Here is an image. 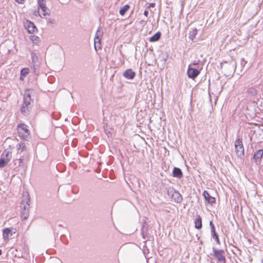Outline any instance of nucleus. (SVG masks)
Returning <instances> with one entry per match:
<instances>
[{
	"mask_svg": "<svg viewBox=\"0 0 263 263\" xmlns=\"http://www.w3.org/2000/svg\"><path fill=\"white\" fill-rule=\"evenodd\" d=\"M210 226L211 227V235H213L215 234H217L215 230V226L214 225L212 221L210 222Z\"/></svg>",
	"mask_w": 263,
	"mask_h": 263,
	"instance_id": "29",
	"label": "nucleus"
},
{
	"mask_svg": "<svg viewBox=\"0 0 263 263\" xmlns=\"http://www.w3.org/2000/svg\"><path fill=\"white\" fill-rule=\"evenodd\" d=\"M235 151L237 156L241 158L244 155L245 148L242 139L238 137L235 141Z\"/></svg>",
	"mask_w": 263,
	"mask_h": 263,
	"instance_id": "5",
	"label": "nucleus"
},
{
	"mask_svg": "<svg viewBox=\"0 0 263 263\" xmlns=\"http://www.w3.org/2000/svg\"><path fill=\"white\" fill-rule=\"evenodd\" d=\"M24 26L29 33L32 34L37 31V28L35 24L31 21L27 20L24 23Z\"/></svg>",
	"mask_w": 263,
	"mask_h": 263,
	"instance_id": "9",
	"label": "nucleus"
},
{
	"mask_svg": "<svg viewBox=\"0 0 263 263\" xmlns=\"http://www.w3.org/2000/svg\"><path fill=\"white\" fill-rule=\"evenodd\" d=\"M48 23L50 24H54L55 23V20L53 18H49L48 20Z\"/></svg>",
	"mask_w": 263,
	"mask_h": 263,
	"instance_id": "34",
	"label": "nucleus"
},
{
	"mask_svg": "<svg viewBox=\"0 0 263 263\" xmlns=\"http://www.w3.org/2000/svg\"><path fill=\"white\" fill-rule=\"evenodd\" d=\"M143 253H144V254H145L146 253H147V252H145V251H143Z\"/></svg>",
	"mask_w": 263,
	"mask_h": 263,
	"instance_id": "42",
	"label": "nucleus"
},
{
	"mask_svg": "<svg viewBox=\"0 0 263 263\" xmlns=\"http://www.w3.org/2000/svg\"><path fill=\"white\" fill-rule=\"evenodd\" d=\"M173 176L174 177L181 178L183 176V173L181 170L177 167H175L173 170Z\"/></svg>",
	"mask_w": 263,
	"mask_h": 263,
	"instance_id": "17",
	"label": "nucleus"
},
{
	"mask_svg": "<svg viewBox=\"0 0 263 263\" xmlns=\"http://www.w3.org/2000/svg\"><path fill=\"white\" fill-rule=\"evenodd\" d=\"M37 4H38V9H41L43 13V15L44 16H46L47 15H49V14L47 12V8L46 7V4L45 3L44 0H38L37 1Z\"/></svg>",
	"mask_w": 263,
	"mask_h": 263,
	"instance_id": "12",
	"label": "nucleus"
},
{
	"mask_svg": "<svg viewBox=\"0 0 263 263\" xmlns=\"http://www.w3.org/2000/svg\"><path fill=\"white\" fill-rule=\"evenodd\" d=\"M34 14L35 15V16H40L41 17H43V16L40 14L39 12V11H35L34 13Z\"/></svg>",
	"mask_w": 263,
	"mask_h": 263,
	"instance_id": "37",
	"label": "nucleus"
},
{
	"mask_svg": "<svg viewBox=\"0 0 263 263\" xmlns=\"http://www.w3.org/2000/svg\"><path fill=\"white\" fill-rule=\"evenodd\" d=\"M167 194L175 202L180 203L182 201L181 195L173 187L167 188Z\"/></svg>",
	"mask_w": 263,
	"mask_h": 263,
	"instance_id": "4",
	"label": "nucleus"
},
{
	"mask_svg": "<svg viewBox=\"0 0 263 263\" xmlns=\"http://www.w3.org/2000/svg\"><path fill=\"white\" fill-rule=\"evenodd\" d=\"M65 237V235H62L60 237V239L63 242V243H67V241H64V238Z\"/></svg>",
	"mask_w": 263,
	"mask_h": 263,
	"instance_id": "35",
	"label": "nucleus"
},
{
	"mask_svg": "<svg viewBox=\"0 0 263 263\" xmlns=\"http://www.w3.org/2000/svg\"><path fill=\"white\" fill-rule=\"evenodd\" d=\"M247 63V62L245 60L244 58L241 59L240 65H241V67H244Z\"/></svg>",
	"mask_w": 263,
	"mask_h": 263,
	"instance_id": "33",
	"label": "nucleus"
},
{
	"mask_svg": "<svg viewBox=\"0 0 263 263\" xmlns=\"http://www.w3.org/2000/svg\"><path fill=\"white\" fill-rule=\"evenodd\" d=\"M2 254V251L0 249V255H1Z\"/></svg>",
	"mask_w": 263,
	"mask_h": 263,
	"instance_id": "41",
	"label": "nucleus"
},
{
	"mask_svg": "<svg viewBox=\"0 0 263 263\" xmlns=\"http://www.w3.org/2000/svg\"><path fill=\"white\" fill-rule=\"evenodd\" d=\"M129 8V6L128 5H125L123 7H122L119 11V13L121 15L123 16L126 12L128 11Z\"/></svg>",
	"mask_w": 263,
	"mask_h": 263,
	"instance_id": "23",
	"label": "nucleus"
},
{
	"mask_svg": "<svg viewBox=\"0 0 263 263\" xmlns=\"http://www.w3.org/2000/svg\"><path fill=\"white\" fill-rule=\"evenodd\" d=\"M143 14L145 16H147L148 15V11L146 10H145L144 11V13H143Z\"/></svg>",
	"mask_w": 263,
	"mask_h": 263,
	"instance_id": "38",
	"label": "nucleus"
},
{
	"mask_svg": "<svg viewBox=\"0 0 263 263\" xmlns=\"http://www.w3.org/2000/svg\"><path fill=\"white\" fill-rule=\"evenodd\" d=\"M29 39L32 41L33 43L35 44L36 42L39 40V37L37 36L34 35H31L29 36Z\"/></svg>",
	"mask_w": 263,
	"mask_h": 263,
	"instance_id": "28",
	"label": "nucleus"
},
{
	"mask_svg": "<svg viewBox=\"0 0 263 263\" xmlns=\"http://www.w3.org/2000/svg\"><path fill=\"white\" fill-rule=\"evenodd\" d=\"M202 69V66L192 67V66H189L187 70V77L190 79L194 80L200 74Z\"/></svg>",
	"mask_w": 263,
	"mask_h": 263,
	"instance_id": "6",
	"label": "nucleus"
},
{
	"mask_svg": "<svg viewBox=\"0 0 263 263\" xmlns=\"http://www.w3.org/2000/svg\"><path fill=\"white\" fill-rule=\"evenodd\" d=\"M22 77H23V76H22L20 77V79H21V80H23V78H22Z\"/></svg>",
	"mask_w": 263,
	"mask_h": 263,
	"instance_id": "44",
	"label": "nucleus"
},
{
	"mask_svg": "<svg viewBox=\"0 0 263 263\" xmlns=\"http://www.w3.org/2000/svg\"><path fill=\"white\" fill-rule=\"evenodd\" d=\"M1 157L4 158L7 160L10 161L11 159V153L9 151H5L1 155Z\"/></svg>",
	"mask_w": 263,
	"mask_h": 263,
	"instance_id": "22",
	"label": "nucleus"
},
{
	"mask_svg": "<svg viewBox=\"0 0 263 263\" xmlns=\"http://www.w3.org/2000/svg\"><path fill=\"white\" fill-rule=\"evenodd\" d=\"M221 67L226 72L225 74L230 76L234 73L236 68V63L233 60L229 62H224L221 64Z\"/></svg>",
	"mask_w": 263,
	"mask_h": 263,
	"instance_id": "2",
	"label": "nucleus"
},
{
	"mask_svg": "<svg viewBox=\"0 0 263 263\" xmlns=\"http://www.w3.org/2000/svg\"><path fill=\"white\" fill-rule=\"evenodd\" d=\"M262 263H263V259H262Z\"/></svg>",
	"mask_w": 263,
	"mask_h": 263,
	"instance_id": "45",
	"label": "nucleus"
},
{
	"mask_svg": "<svg viewBox=\"0 0 263 263\" xmlns=\"http://www.w3.org/2000/svg\"><path fill=\"white\" fill-rule=\"evenodd\" d=\"M212 236L213 238L215 239V240L216 241V243L218 245L220 244V242L219 240V236H218V234H215L214 235H212Z\"/></svg>",
	"mask_w": 263,
	"mask_h": 263,
	"instance_id": "32",
	"label": "nucleus"
},
{
	"mask_svg": "<svg viewBox=\"0 0 263 263\" xmlns=\"http://www.w3.org/2000/svg\"><path fill=\"white\" fill-rule=\"evenodd\" d=\"M19 160V162H20V163L22 162L23 161V159L22 158H20L18 159Z\"/></svg>",
	"mask_w": 263,
	"mask_h": 263,
	"instance_id": "40",
	"label": "nucleus"
},
{
	"mask_svg": "<svg viewBox=\"0 0 263 263\" xmlns=\"http://www.w3.org/2000/svg\"><path fill=\"white\" fill-rule=\"evenodd\" d=\"M197 33V29L196 28H194L192 30H191L189 33V38L193 41L196 37V35Z\"/></svg>",
	"mask_w": 263,
	"mask_h": 263,
	"instance_id": "21",
	"label": "nucleus"
},
{
	"mask_svg": "<svg viewBox=\"0 0 263 263\" xmlns=\"http://www.w3.org/2000/svg\"><path fill=\"white\" fill-rule=\"evenodd\" d=\"M202 195L205 201H206L208 203L212 204L215 202V198L211 196L208 191H204Z\"/></svg>",
	"mask_w": 263,
	"mask_h": 263,
	"instance_id": "13",
	"label": "nucleus"
},
{
	"mask_svg": "<svg viewBox=\"0 0 263 263\" xmlns=\"http://www.w3.org/2000/svg\"><path fill=\"white\" fill-rule=\"evenodd\" d=\"M148 228V226L145 220L142 221V226L141 228V235L143 239H145L147 235V230Z\"/></svg>",
	"mask_w": 263,
	"mask_h": 263,
	"instance_id": "15",
	"label": "nucleus"
},
{
	"mask_svg": "<svg viewBox=\"0 0 263 263\" xmlns=\"http://www.w3.org/2000/svg\"><path fill=\"white\" fill-rule=\"evenodd\" d=\"M11 230L10 228H5L3 230V236L5 240H8L9 239V235L11 233Z\"/></svg>",
	"mask_w": 263,
	"mask_h": 263,
	"instance_id": "20",
	"label": "nucleus"
},
{
	"mask_svg": "<svg viewBox=\"0 0 263 263\" xmlns=\"http://www.w3.org/2000/svg\"><path fill=\"white\" fill-rule=\"evenodd\" d=\"M213 255L216 258L218 262L219 263H226V259L224 255V252L223 250L216 249L213 248Z\"/></svg>",
	"mask_w": 263,
	"mask_h": 263,
	"instance_id": "8",
	"label": "nucleus"
},
{
	"mask_svg": "<svg viewBox=\"0 0 263 263\" xmlns=\"http://www.w3.org/2000/svg\"><path fill=\"white\" fill-rule=\"evenodd\" d=\"M195 228L197 229H201L202 227V219L199 215H197L194 220Z\"/></svg>",
	"mask_w": 263,
	"mask_h": 263,
	"instance_id": "16",
	"label": "nucleus"
},
{
	"mask_svg": "<svg viewBox=\"0 0 263 263\" xmlns=\"http://www.w3.org/2000/svg\"><path fill=\"white\" fill-rule=\"evenodd\" d=\"M263 156V149H260L256 151L253 155V160L256 164H259L261 162V159Z\"/></svg>",
	"mask_w": 263,
	"mask_h": 263,
	"instance_id": "11",
	"label": "nucleus"
},
{
	"mask_svg": "<svg viewBox=\"0 0 263 263\" xmlns=\"http://www.w3.org/2000/svg\"><path fill=\"white\" fill-rule=\"evenodd\" d=\"M200 61H194L189 66H192V67H197L198 66H202V65L200 64Z\"/></svg>",
	"mask_w": 263,
	"mask_h": 263,
	"instance_id": "27",
	"label": "nucleus"
},
{
	"mask_svg": "<svg viewBox=\"0 0 263 263\" xmlns=\"http://www.w3.org/2000/svg\"><path fill=\"white\" fill-rule=\"evenodd\" d=\"M10 161L7 160L4 158L1 157L0 158V168L5 167Z\"/></svg>",
	"mask_w": 263,
	"mask_h": 263,
	"instance_id": "25",
	"label": "nucleus"
},
{
	"mask_svg": "<svg viewBox=\"0 0 263 263\" xmlns=\"http://www.w3.org/2000/svg\"><path fill=\"white\" fill-rule=\"evenodd\" d=\"M32 91V90L27 89L25 92L23 103L20 109L21 113L24 116L29 115L31 109V102L32 99L31 98V95Z\"/></svg>",
	"mask_w": 263,
	"mask_h": 263,
	"instance_id": "1",
	"label": "nucleus"
},
{
	"mask_svg": "<svg viewBox=\"0 0 263 263\" xmlns=\"http://www.w3.org/2000/svg\"><path fill=\"white\" fill-rule=\"evenodd\" d=\"M31 59L34 69V72L37 73L38 72V68L40 66V63L39 61L38 57H37L36 54L33 52L31 53Z\"/></svg>",
	"mask_w": 263,
	"mask_h": 263,
	"instance_id": "10",
	"label": "nucleus"
},
{
	"mask_svg": "<svg viewBox=\"0 0 263 263\" xmlns=\"http://www.w3.org/2000/svg\"><path fill=\"white\" fill-rule=\"evenodd\" d=\"M26 148V145L24 143L21 142L18 144V152H23Z\"/></svg>",
	"mask_w": 263,
	"mask_h": 263,
	"instance_id": "30",
	"label": "nucleus"
},
{
	"mask_svg": "<svg viewBox=\"0 0 263 263\" xmlns=\"http://www.w3.org/2000/svg\"><path fill=\"white\" fill-rule=\"evenodd\" d=\"M143 253H144V254H145L146 253H147V252H145V251H143Z\"/></svg>",
	"mask_w": 263,
	"mask_h": 263,
	"instance_id": "43",
	"label": "nucleus"
},
{
	"mask_svg": "<svg viewBox=\"0 0 263 263\" xmlns=\"http://www.w3.org/2000/svg\"><path fill=\"white\" fill-rule=\"evenodd\" d=\"M26 200V203H24L23 209L21 211V217L23 220L27 219L29 215L30 204L29 202L30 201V196L28 193H27Z\"/></svg>",
	"mask_w": 263,
	"mask_h": 263,
	"instance_id": "7",
	"label": "nucleus"
},
{
	"mask_svg": "<svg viewBox=\"0 0 263 263\" xmlns=\"http://www.w3.org/2000/svg\"><path fill=\"white\" fill-rule=\"evenodd\" d=\"M123 76L127 79L133 80L135 77L136 73L132 69H128L123 72Z\"/></svg>",
	"mask_w": 263,
	"mask_h": 263,
	"instance_id": "14",
	"label": "nucleus"
},
{
	"mask_svg": "<svg viewBox=\"0 0 263 263\" xmlns=\"http://www.w3.org/2000/svg\"><path fill=\"white\" fill-rule=\"evenodd\" d=\"M29 69L28 68H24L21 70V74L22 76L26 77L28 73Z\"/></svg>",
	"mask_w": 263,
	"mask_h": 263,
	"instance_id": "31",
	"label": "nucleus"
},
{
	"mask_svg": "<svg viewBox=\"0 0 263 263\" xmlns=\"http://www.w3.org/2000/svg\"><path fill=\"white\" fill-rule=\"evenodd\" d=\"M155 6V3H150L149 4V6L148 7H154Z\"/></svg>",
	"mask_w": 263,
	"mask_h": 263,
	"instance_id": "39",
	"label": "nucleus"
},
{
	"mask_svg": "<svg viewBox=\"0 0 263 263\" xmlns=\"http://www.w3.org/2000/svg\"><path fill=\"white\" fill-rule=\"evenodd\" d=\"M101 38H94V47L96 51L101 48Z\"/></svg>",
	"mask_w": 263,
	"mask_h": 263,
	"instance_id": "19",
	"label": "nucleus"
},
{
	"mask_svg": "<svg viewBox=\"0 0 263 263\" xmlns=\"http://www.w3.org/2000/svg\"><path fill=\"white\" fill-rule=\"evenodd\" d=\"M17 132L22 139L28 141L30 139V132L26 124L23 123L18 124Z\"/></svg>",
	"mask_w": 263,
	"mask_h": 263,
	"instance_id": "3",
	"label": "nucleus"
},
{
	"mask_svg": "<svg viewBox=\"0 0 263 263\" xmlns=\"http://www.w3.org/2000/svg\"><path fill=\"white\" fill-rule=\"evenodd\" d=\"M247 92H248V94H249L252 96H254L257 94V90H256V89L255 88L252 87H250V88H248Z\"/></svg>",
	"mask_w": 263,
	"mask_h": 263,
	"instance_id": "26",
	"label": "nucleus"
},
{
	"mask_svg": "<svg viewBox=\"0 0 263 263\" xmlns=\"http://www.w3.org/2000/svg\"><path fill=\"white\" fill-rule=\"evenodd\" d=\"M103 30L101 28V27H98L95 34V36L94 38H102V36H103Z\"/></svg>",
	"mask_w": 263,
	"mask_h": 263,
	"instance_id": "24",
	"label": "nucleus"
},
{
	"mask_svg": "<svg viewBox=\"0 0 263 263\" xmlns=\"http://www.w3.org/2000/svg\"><path fill=\"white\" fill-rule=\"evenodd\" d=\"M161 33L160 31L157 32L149 38V41L150 42H157L159 40V39L161 37Z\"/></svg>",
	"mask_w": 263,
	"mask_h": 263,
	"instance_id": "18",
	"label": "nucleus"
},
{
	"mask_svg": "<svg viewBox=\"0 0 263 263\" xmlns=\"http://www.w3.org/2000/svg\"><path fill=\"white\" fill-rule=\"evenodd\" d=\"M18 4H23L25 0H14Z\"/></svg>",
	"mask_w": 263,
	"mask_h": 263,
	"instance_id": "36",
	"label": "nucleus"
}]
</instances>
